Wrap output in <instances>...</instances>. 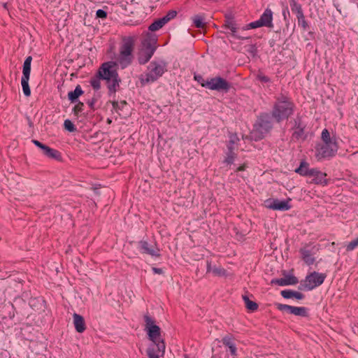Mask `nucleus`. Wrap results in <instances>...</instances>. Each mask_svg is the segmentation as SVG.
I'll return each instance as SVG.
<instances>
[{"label":"nucleus","instance_id":"nucleus-1","mask_svg":"<svg viewBox=\"0 0 358 358\" xmlns=\"http://www.w3.org/2000/svg\"><path fill=\"white\" fill-rule=\"evenodd\" d=\"M98 75L102 80H106L110 93H115L117 90L120 79L115 62L103 63L99 70Z\"/></svg>","mask_w":358,"mask_h":358},{"label":"nucleus","instance_id":"nucleus-2","mask_svg":"<svg viewBox=\"0 0 358 358\" xmlns=\"http://www.w3.org/2000/svg\"><path fill=\"white\" fill-rule=\"evenodd\" d=\"M145 331L147 332L148 337L152 343L149 346L159 348V352L166 349L164 339L161 336V329L159 326L155 324V320L148 315L144 316Z\"/></svg>","mask_w":358,"mask_h":358},{"label":"nucleus","instance_id":"nucleus-3","mask_svg":"<svg viewBox=\"0 0 358 358\" xmlns=\"http://www.w3.org/2000/svg\"><path fill=\"white\" fill-rule=\"evenodd\" d=\"M166 71V64L165 62L152 61L148 66L145 73L139 76L141 85H145L152 83L159 79Z\"/></svg>","mask_w":358,"mask_h":358},{"label":"nucleus","instance_id":"nucleus-4","mask_svg":"<svg viewBox=\"0 0 358 358\" xmlns=\"http://www.w3.org/2000/svg\"><path fill=\"white\" fill-rule=\"evenodd\" d=\"M293 113V103L288 98L281 96L277 99L272 111L273 117L280 122L287 119Z\"/></svg>","mask_w":358,"mask_h":358},{"label":"nucleus","instance_id":"nucleus-5","mask_svg":"<svg viewBox=\"0 0 358 358\" xmlns=\"http://www.w3.org/2000/svg\"><path fill=\"white\" fill-rule=\"evenodd\" d=\"M272 127L271 117L268 114L261 115L253 129L250 133V138L255 141L263 138Z\"/></svg>","mask_w":358,"mask_h":358},{"label":"nucleus","instance_id":"nucleus-6","mask_svg":"<svg viewBox=\"0 0 358 358\" xmlns=\"http://www.w3.org/2000/svg\"><path fill=\"white\" fill-rule=\"evenodd\" d=\"M134 48V40L131 37L123 39L122 44L120 47V56L118 61L122 68H125L131 62L132 51Z\"/></svg>","mask_w":358,"mask_h":358},{"label":"nucleus","instance_id":"nucleus-7","mask_svg":"<svg viewBox=\"0 0 358 358\" xmlns=\"http://www.w3.org/2000/svg\"><path fill=\"white\" fill-rule=\"evenodd\" d=\"M201 85L210 90L227 93L231 88L230 83L221 77H215L206 80L202 79Z\"/></svg>","mask_w":358,"mask_h":358},{"label":"nucleus","instance_id":"nucleus-8","mask_svg":"<svg viewBox=\"0 0 358 358\" xmlns=\"http://www.w3.org/2000/svg\"><path fill=\"white\" fill-rule=\"evenodd\" d=\"M224 27L230 31V32L227 34L233 38L239 40H246L250 38L249 36H247L245 34V31H242V27H240L230 16H226Z\"/></svg>","mask_w":358,"mask_h":358},{"label":"nucleus","instance_id":"nucleus-9","mask_svg":"<svg viewBox=\"0 0 358 358\" xmlns=\"http://www.w3.org/2000/svg\"><path fill=\"white\" fill-rule=\"evenodd\" d=\"M326 275L317 272H313L307 275L303 283L301 285L303 289L312 290L323 283Z\"/></svg>","mask_w":358,"mask_h":358},{"label":"nucleus","instance_id":"nucleus-10","mask_svg":"<svg viewBox=\"0 0 358 358\" xmlns=\"http://www.w3.org/2000/svg\"><path fill=\"white\" fill-rule=\"evenodd\" d=\"M338 145L330 143V145L324 143L316 148V157L318 159L332 157L337 152Z\"/></svg>","mask_w":358,"mask_h":358},{"label":"nucleus","instance_id":"nucleus-11","mask_svg":"<svg viewBox=\"0 0 358 358\" xmlns=\"http://www.w3.org/2000/svg\"><path fill=\"white\" fill-rule=\"evenodd\" d=\"M317 250V249L315 246L308 245L301 248L299 252L304 262L308 265H311L315 262V258L313 256Z\"/></svg>","mask_w":358,"mask_h":358},{"label":"nucleus","instance_id":"nucleus-12","mask_svg":"<svg viewBox=\"0 0 358 358\" xmlns=\"http://www.w3.org/2000/svg\"><path fill=\"white\" fill-rule=\"evenodd\" d=\"M276 306L278 310L294 315L302 317L307 315L306 308L304 307H296L281 303H277Z\"/></svg>","mask_w":358,"mask_h":358},{"label":"nucleus","instance_id":"nucleus-13","mask_svg":"<svg viewBox=\"0 0 358 358\" xmlns=\"http://www.w3.org/2000/svg\"><path fill=\"white\" fill-rule=\"evenodd\" d=\"M265 206L267 208L277 210H287L290 208V205L287 201H280L278 199H268L265 201Z\"/></svg>","mask_w":358,"mask_h":358},{"label":"nucleus","instance_id":"nucleus-14","mask_svg":"<svg viewBox=\"0 0 358 358\" xmlns=\"http://www.w3.org/2000/svg\"><path fill=\"white\" fill-rule=\"evenodd\" d=\"M32 142L35 145L41 148L43 154L48 157L57 160L60 159V153L57 150L50 148L37 140H33Z\"/></svg>","mask_w":358,"mask_h":358},{"label":"nucleus","instance_id":"nucleus-15","mask_svg":"<svg viewBox=\"0 0 358 358\" xmlns=\"http://www.w3.org/2000/svg\"><path fill=\"white\" fill-rule=\"evenodd\" d=\"M155 48L148 44L145 48L141 50L138 54V61L141 64H145L150 60L155 52Z\"/></svg>","mask_w":358,"mask_h":358},{"label":"nucleus","instance_id":"nucleus-16","mask_svg":"<svg viewBox=\"0 0 358 358\" xmlns=\"http://www.w3.org/2000/svg\"><path fill=\"white\" fill-rule=\"evenodd\" d=\"M139 248L142 252L151 256H159V250L154 245L149 244L147 241H141L139 242Z\"/></svg>","mask_w":358,"mask_h":358},{"label":"nucleus","instance_id":"nucleus-17","mask_svg":"<svg viewBox=\"0 0 358 358\" xmlns=\"http://www.w3.org/2000/svg\"><path fill=\"white\" fill-rule=\"evenodd\" d=\"M309 176L313 178L310 182L320 185L327 184L326 173H322L316 169H311L310 175Z\"/></svg>","mask_w":358,"mask_h":358},{"label":"nucleus","instance_id":"nucleus-18","mask_svg":"<svg viewBox=\"0 0 358 358\" xmlns=\"http://www.w3.org/2000/svg\"><path fill=\"white\" fill-rule=\"evenodd\" d=\"M271 282L280 286H287L296 284L298 282V280L295 276L288 275L280 279L273 280Z\"/></svg>","mask_w":358,"mask_h":358},{"label":"nucleus","instance_id":"nucleus-19","mask_svg":"<svg viewBox=\"0 0 358 358\" xmlns=\"http://www.w3.org/2000/svg\"><path fill=\"white\" fill-rule=\"evenodd\" d=\"M73 324L77 332L83 333L85 329V323L83 316L77 313L73 315Z\"/></svg>","mask_w":358,"mask_h":358},{"label":"nucleus","instance_id":"nucleus-20","mask_svg":"<svg viewBox=\"0 0 358 358\" xmlns=\"http://www.w3.org/2000/svg\"><path fill=\"white\" fill-rule=\"evenodd\" d=\"M259 19L264 27H273V12L271 9L266 8Z\"/></svg>","mask_w":358,"mask_h":358},{"label":"nucleus","instance_id":"nucleus-21","mask_svg":"<svg viewBox=\"0 0 358 358\" xmlns=\"http://www.w3.org/2000/svg\"><path fill=\"white\" fill-rule=\"evenodd\" d=\"M207 272L212 273L215 276H224L226 270L220 266H213L210 262H207Z\"/></svg>","mask_w":358,"mask_h":358},{"label":"nucleus","instance_id":"nucleus-22","mask_svg":"<svg viewBox=\"0 0 358 358\" xmlns=\"http://www.w3.org/2000/svg\"><path fill=\"white\" fill-rule=\"evenodd\" d=\"M32 58L31 56H29L26 58L23 64V76L22 78L29 79L30 72H31V63Z\"/></svg>","mask_w":358,"mask_h":358},{"label":"nucleus","instance_id":"nucleus-23","mask_svg":"<svg viewBox=\"0 0 358 358\" xmlns=\"http://www.w3.org/2000/svg\"><path fill=\"white\" fill-rule=\"evenodd\" d=\"M159 348H154V346H149L147 349V355L149 358H160L164 356L165 350H163L162 352H159Z\"/></svg>","mask_w":358,"mask_h":358},{"label":"nucleus","instance_id":"nucleus-24","mask_svg":"<svg viewBox=\"0 0 358 358\" xmlns=\"http://www.w3.org/2000/svg\"><path fill=\"white\" fill-rule=\"evenodd\" d=\"M281 295L285 299L296 298L297 299H302L304 296L301 292L292 290H282Z\"/></svg>","mask_w":358,"mask_h":358},{"label":"nucleus","instance_id":"nucleus-25","mask_svg":"<svg viewBox=\"0 0 358 358\" xmlns=\"http://www.w3.org/2000/svg\"><path fill=\"white\" fill-rule=\"evenodd\" d=\"M296 173L301 176H309L311 169H308V164L305 162H301L299 168L295 170Z\"/></svg>","mask_w":358,"mask_h":358},{"label":"nucleus","instance_id":"nucleus-26","mask_svg":"<svg viewBox=\"0 0 358 358\" xmlns=\"http://www.w3.org/2000/svg\"><path fill=\"white\" fill-rule=\"evenodd\" d=\"M83 91L80 85L76 86L73 91L68 93V98L71 102H75L76 99L83 94Z\"/></svg>","mask_w":358,"mask_h":358},{"label":"nucleus","instance_id":"nucleus-27","mask_svg":"<svg viewBox=\"0 0 358 358\" xmlns=\"http://www.w3.org/2000/svg\"><path fill=\"white\" fill-rule=\"evenodd\" d=\"M322 139L324 143L330 145V143H333L334 145H337V143L335 138H331L329 131L326 129H323L322 132Z\"/></svg>","mask_w":358,"mask_h":358},{"label":"nucleus","instance_id":"nucleus-28","mask_svg":"<svg viewBox=\"0 0 358 358\" xmlns=\"http://www.w3.org/2000/svg\"><path fill=\"white\" fill-rule=\"evenodd\" d=\"M239 141V138L235 134H231L229 136V141L227 145V148L229 151H234L236 149L238 142Z\"/></svg>","mask_w":358,"mask_h":358},{"label":"nucleus","instance_id":"nucleus-29","mask_svg":"<svg viewBox=\"0 0 358 358\" xmlns=\"http://www.w3.org/2000/svg\"><path fill=\"white\" fill-rule=\"evenodd\" d=\"M293 137L297 140H303L306 136L304 131V128L301 125L297 126L293 132Z\"/></svg>","mask_w":358,"mask_h":358},{"label":"nucleus","instance_id":"nucleus-30","mask_svg":"<svg viewBox=\"0 0 358 358\" xmlns=\"http://www.w3.org/2000/svg\"><path fill=\"white\" fill-rule=\"evenodd\" d=\"M243 299L245 302L246 308L249 310L254 311L257 309V304L255 302L250 301L247 296H243Z\"/></svg>","mask_w":358,"mask_h":358},{"label":"nucleus","instance_id":"nucleus-31","mask_svg":"<svg viewBox=\"0 0 358 358\" xmlns=\"http://www.w3.org/2000/svg\"><path fill=\"white\" fill-rule=\"evenodd\" d=\"M261 27H264L262 22H261L260 19H259L257 21L250 22V24L242 27V31H247L250 29H256Z\"/></svg>","mask_w":358,"mask_h":358},{"label":"nucleus","instance_id":"nucleus-32","mask_svg":"<svg viewBox=\"0 0 358 358\" xmlns=\"http://www.w3.org/2000/svg\"><path fill=\"white\" fill-rule=\"evenodd\" d=\"M292 10L296 14V17L303 15L301 6L294 0L291 2Z\"/></svg>","mask_w":358,"mask_h":358},{"label":"nucleus","instance_id":"nucleus-33","mask_svg":"<svg viewBox=\"0 0 358 358\" xmlns=\"http://www.w3.org/2000/svg\"><path fill=\"white\" fill-rule=\"evenodd\" d=\"M29 79L26 78H22L21 80L23 93L26 96H29L31 94V90L29 86Z\"/></svg>","mask_w":358,"mask_h":358},{"label":"nucleus","instance_id":"nucleus-34","mask_svg":"<svg viewBox=\"0 0 358 358\" xmlns=\"http://www.w3.org/2000/svg\"><path fill=\"white\" fill-rule=\"evenodd\" d=\"M236 158V154L234 152V151H229L227 153V157L224 159V163L227 164H231L234 159Z\"/></svg>","mask_w":358,"mask_h":358},{"label":"nucleus","instance_id":"nucleus-35","mask_svg":"<svg viewBox=\"0 0 358 358\" xmlns=\"http://www.w3.org/2000/svg\"><path fill=\"white\" fill-rule=\"evenodd\" d=\"M162 27H163V25H162V22L158 19L150 25L149 30H150L152 31H157L159 29H161Z\"/></svg>","mask_w":358,"mask_h":358},{"label":"nucleus","instance_id":"nucleus-36","mask_svg":"<svg viewBox=\"0 0 358 358\" xmlns=\"http://www.w3.org/2000/svg\"><path fill=\"white\" fill-rule=\"evenodd\" d=\"M193 22H194V25L197 27V28H201V27H203V25H204V23H203V19L202 17L199 16V15H196L193 17Z\"/></svg>","mask_w":358,"mask_h":358},{"label":"nucleus","instance_id":"nucleus-37","mask_svg":"<svg viewBox=\"0 0 358 358\" xmlns=\"http://www.w3.org/2000/svg\"><path fill=\"white\" fill-rule=\"evenodd\" d=\"M298 20V24L299 26H301V27L303 29V30H306L308 25L307 22L305 20L304 15H300L296 17Z\"/></svg>","mask_w":358,"mask_h":358},{"label":"nucleus","instance_id":"nucleus-38","mask_svg":"<svg viewBox=\"0 0 358 358\" xmlns=\"http://www.w3.org/2000/svg\"><path fill=\"white\" fill-rule=\"evenodd\" d=\"M100 79L101 78L99 76L91 79L90 84L94 90H99L101 87Z\"/></svg>","mask_w":358,"mask_h":358},{"label":"nucleus","instance_id":"nucleus-39","mask_svg":"<svg viewBox=\"0 0 358 358\" xmlns=\"http://www.w3.org/2000/svg\"><path fill=\"white\" fill-rule=\"evenodd\" d=\"M358 246V237L355 239L350 241L347 245H346V250L347 251H352L354 249H355Z\"/></svg>","mask_w":358,"mask_h":358},{"label":"nucleus","instance_id":"nucleus-40","mask_svg":"<svg viewBox=\"0 0 358 358\" xmlns=\"http://www.w3.org/2000/svg\"><path fill=\"white\" fill-rule=\"evenodd\" d=\"M64 128L70 132H73V131H76V127H75L74 124L69 120H66L64 121Z\"/></svg>","mask_w":358,"mask_h":358},{"label":"nucleus","instance_id":"nucleus-41","mask_svg":"<svg viewBox=\"0 0 358 358\" xmlns=\"http://www.w3.org/2000/svg\"><path fill=\"white\" fill-rule=\"evenodd\" d=\"M126 101H123L120 103L113 101H112L113 108L117 111L118 110L122 109V108L126 105Z\"/></svg>","mask_w":358,"mask_h":358},{"label":"nucleus","instance_id":"nucleus-42","mask_svg":"<svg viewBox=\"0 0 358 358\" xmlns=\"http://www.w3.org/2000/svg\"><path fill=\"white\" fill-rule=\"evenodd\" d=\"M96 17H99V18H106L107 17V13L105 10H102V9H99L98 10H96Z\"/></svg>","mask_w":358,"mask_h":358},{"label":"nucleus","instance_id":"nucleus-43","mask_svg":"<svg viewBox=\"0 0 358 358\" xmlns=\"http://www.w3.org/2000/svg\"><path fill=\"white\" fill-rule=\"evenodd\" d=\"M177 15V12L176 10H169L167 14L166 15V17L167 19H169V20L173 19Z\"/></svg>","mask_w":358,"mask_h":358},{"label":"nucleus","instance_id":"nucleus-44","mask_svg":"<svg viewBox=\"0 0 358 358\" xmlns=\"http://www.w3.org/2000/svg\"><path fill=\"white\" fill-rule=\"evenodd\" d=\"M257 78H258V80H259L262 82L267 83L269 81V78L262 73H259L257 76Z\"/></svg>","mask_w":358,"mask_h":358},{"label":"nucleus","instance_id":"nucleus-45","mask_svg":"<svg viewBox=\"0 0 358 358\" xmlns=\"http://www.w3.org/2000/svg\"><path fill=\"white\" fill-rule=\"evenodd\" d=\"M223 344L229 348V346H234L235 344L231 341L229 339L224 338Z\"/></svg>","mask_w":358,"mask_h":358},{"label":"nucleus","instance_id":"nucleus-46","mask_svg":"<svg viewBox=\"0 0 358 358\" xmlns=\"http://www.w3.org/2000/svg\"><path fill=\"white\" fill-rule=\"evenodd\" d=\"M229 350L232 356L236 357L237 355V354H236L237 349H236V345L229 346Z\"/></svg>","mask_w":358,"mask_h":358},{"label":"nucleus","instance_id":"nucleus-47","mask_svg":"<svg viewBox=\"0 0 358 358\" xmlns=\"http://www.w3.org/2000/svg\"><path fill=\"white\" fill-rule=\"evenodd\" d=\"M159 20H160L163 26L170 21L169 19H167L166 15Z\"/></svg>","mask_w":358,"mask_h":358},{"label":"nucleus","instance_id":"nucleus-48","mask_svg":"<svg viewBox=\"0 0 358 358\" xmlns=\"http://www.w3.org/2000/svg\"><path fill=\"white\" fill-rule=\"evenodd\" d=\"M159 20H160L163 26L170 21L169 19H167L166 15Z\"/></svg>","mask_w":358,"mask_h":358},{"label":"nucleus","instance_id":"nucleus-49","mask_svg":"<svg viewBox=\"0 0 358 358\" xmlns=\"http://www.w3.org/2000/svg\"><path fill=\"white\" fill-rule=\"evenodd\" d=\"M152 271L156 274H162L163 273L162 269L159 268L153 267L152 268Z\"/></svg>","mask_w":358,"mask_h":358},{"label":"nucleus","instance_id":"nucleus-50","mask_svg":"<svg viewBox=\"0 0 358 358\" xmlns=\"http://www.w3.org/2000/svg\"><path fill=\"white\" fill-rule=\"evenodd\" d=\"M83 106V103H79L78 105L75 106L74 110L80 111L81 110V106Z\"/></svg>","mask_w":358,"mask_h":358},{"label":"nucleus","instance_id":"nucleus-51","mask_svg":"<svg viewBox=\"0 0 358 358\" xmlns=\"http://www.w3.org/2000/svg\"><path fill=\"white\" fill-rule=\"evenodd\" d=\"M245 169V166H239L238 169H237V171H243Z\"/></svg>","mask_w":358,"mask_h":358},{"label":"nucleus","instance_id":"nucleus-52","mask_svg":"<svg viewBox=\"0 0 358 358\" xmlns=\"http://www.w3.org/2000/svg\"><path fill=\"white\" fill-rule=\"evenodd\" d=\"M186 358H188V357H186Z\"/></svg>","mask_w":358,"mask_h":358}]
</instances>
